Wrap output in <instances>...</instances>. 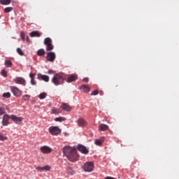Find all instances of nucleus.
Here are the masks:
<instances>
[{
    "instance_id": "nucleus-1",
    "label": "nucleus",
    "mask_w": 179,
    "mask_h": 179,
    "mask_svg": "<svg viewBox=\"0 0 179 179\" xmlns=\"http://www.w3.org/2000/svg\"><path fill=\"white\" fill-rule=\"evenodd\" d=\"M63 153L70 162H78L79 155L76 153V149L71 146H65L63 148Z\"/></svg>"
},
{
    "instance_id": "nucleus-2",
    "label": "nucleus",
    "mask_w": 179,
    "mask_h": 179,
    "mask_svg": "<svg viewBox=\"0 0 179 179\" xmlns=\"http://www.w3.org/2000/svg\"><path fill=\"white\" fill-rule=\"evenodd\" d=\"M51 82L54 84L55 86L64 85V83H65V77H64V74L56 73L52 78Z\"/></svg>"
},
{
    "instance_id": "nucleus-3",
    "label": "nucleus",
    "mask_w": 179,
    "mask_h": 179,
    "mask_svg": "<svg viewBox=\"0 0 179 179\" xmlns=\"http://www.w3.org/2000/svg\"><path fill=\"white\" fill-rule=\"evenodd\" d=\"M83 169L87 173H92L94 169V163L93 162H87L84 164Z\"/></svg>"
},
{
    "instance_id": "nucleus-4",
    "label": "nucleus",
    "mask_w": 179,
    "mask_h": 179,
    "mask_svg": "<svg viewBox=\"0 0 179 179\" xmlns=\"http://www.w3.org/2000/svg\"><path fill=\"white\" fill-rule=\"evenodd\" d=\"M46 51H52L54 50V45H52V40L51 38H45L44 40Z\"/></svg>"
},
{
    "instance_id": "nucleus-5",
    "label": "nucleus",
    "mask_w": 179,
    "mask_h": 179,
    "mask_svg": "<svg viewBox=\"0 0 179 179\" xmlns=\"http://www.w3.org/2000/svg\"><path fill=\"white\" fill-rule=\"evenodd\" d=\"M49 132L51 135L57 136V135L61 134L62 130L57 126H52L49 128Z\"/></svg>"
},
{
    "instance_id": "nucleus-6",
    "label": "nucleus",
    "mask_w": 179,
    "mask_h": 179,
    "mask_svg": "<svg viewBox=\"0 0 179 179\" xmlns=\"http://www.w3.org/2000/svg\"><path fill=\"white\" fill-rule=\"evenodd\" d=\"M10 91L13 92L15 97H20L22 96V91L17 88V87L11 86Z\"/></svg>"
},
{
    "instance_id": "nucleus-7",
    "label": "nucleus",
    "mask_w": 179,
    "mask_h": 179,
    "mask_svg": "<svg viewBox=\"0 0 179 179\" xmlns=\"http://www.w3.org/2000/svg\"><path fill=\"white\" fill-rule=\"evenodd\" d=\"M55 58H57V56L55 55V52H49L47 54L46 59L49 62H54L55 61Z\"/></svg>"
},
{
    "instance_id": "nucleus-8",
    "label": "nucleus",
    "mask_w": 179,
    "mask_h": 179,
    "mask_svg": "<svg viewBox=\"0 0 179 179\" xmlns=\"http://www.w3.org/2000/svg\"><path fill=\"white\" fill-rule=\"evenodd\" d=\"M37 79L38 80H43L44 82H50V76L47 75H43L40 73L37 74Z\"/></svg>"
},
{
    "instance_id": "nucleus-9",
    "label": "nucleus",
    "mask_w": 179,
    "mask_h": 179,
    "mask_svg": "<svg viewBox=\"0 0 179 179\" xmlns=\"http://www.w3.org/2000/svg\"><path fill=\"white\" fill-rule=\"evenodd\" d=\"M41 152L44 155H48L52 152V149L47 145H43L40 148Z\"/></svg>"
},
{
    "instance_id": "nucleus-10",
    "label": "nucleus",
    "mask_w": 179,
    "mask_h": 179,
    "mask_svg": "<svg viewBox=\"0 0 179 179\" xmlns=\"http://www.w3.org/2000/svg\"><path fill=\"white\" fill-rule=\"evenodd\" d=\"M77 124L78 127H80L81 128H85V127L87 126V122L82 117L78 119Z\"/></svg>"
},
{
    "instance_id": "nucleus-11",
    "label": "nucleus",
    "mask_w": 179,
    "mask_h": 179,
    "mask_svg": "<svg viewBox=\"0 0 179 179\" xmlns=\"http://www.w3.org/2000/svg\"><path fill=\"white\" fill-rule=\"evenodd\" d=\"M10 119L12 120V121H13V122H15V124H20V122H22V121H23V117H17L16 115H12L10 116Z\"/></svg>"
},
{
    "instance_id": "nucleus-12",
    "label": "nucleus",
    "mask_w": 179,
    "mask_h": 179,
    "mask_svg": "<svg viewBox=\"0 0 179 179\" xmlns=\"http://www.w3.org/2000/svg\"><path fill=\"white\" fill-rule=\"evenodd\" d=\"M78 150L79 152H81V153H83V155H87V153H89V150H87L85 145H78Z\"/></svg>"
},
{
    "instance_id": "nucleus-13",
    "label": "nucleus",
    "mask_w": 179,
    "mask_h": 179,
    "mask_svg": "<svg viewBox=\"0 0 179 179\" xmlns=\"http://www.w3.org/2000/svg\"><path fill=\"white\" fill-rule=\"evenodd\" d=\"M10 118V116H9V115H8V114L4 115V116L3 117V120H2V124L4 127L9 125V119Z\"/></svg>"
},
{
    "instance_id": "nucleus-14",
    "label": "nucleus",
    "mask_w": 179,
    "mask_h": 179,
    "mask_svg": "<svg viewBox=\"0 0 179 179\" xmlns=\"http://www.w3.org/2000/svg\"><path fill=\"white\" fill-rule=\"evenodd\" d=\"M77 79H78V75H76V74H71L66 79V82H67V83H71L72 82H75V80H77Z\"/></svg>"
},
{
    "instance_id": "nucleus-15",
    "label": "nucleus",
    "mask_w": 179,
    "mask_h": 179,
    "mask_svg": "<svg viewBox=\"0 0 179 179\" xmlns=\"http://www.w3.org/2000/svg\"><path fill=\"white\" fill-rule=\"evenodd\" d=\"M15 83L18 85H23V86H26V80H24L23 78H17L15 80Z\"/></svg>"
},
{
    "instance_id": "nucleus-16",
    "label": "nucleus",
    "mask_w": 179,
    "mask_h": 179,
    "mask_svg": "<svg viewBox=\"0 0 179 179\" xmlns=\"http://www.w3.org/2000/svg\"><path fill=\"white\" fill-rule=\"evenodd\" d=\"M61 108L64 111H71L72 110V107H71L68 103H63L61 105Z\"/></svg>"
},
{
    "instance_id": "nucleus-17",
    "label": "nucleus",
    "mask_w": 179,
    "mask_h": 179,
    "mask_svg": "<svg viewBox=\"0 0 179 179\" xmlns=\"http://www.w3.org/2000/svg\"><path fill=\"white\" fill-rule=\"evenodd\" d=\"M66 173L69 176H75V174H76V171H75L71 167H67L66 169Z\"/></svg>"
},
{
    "instance_id": "nucleus-18",
    "label": "nucleus",
    "mask_w": 179,
    "mask_h": 179,
    "mask_svg": "<svg viewBox=\"0 0 179 179\" xmlns=\"http://www.w3.org/2000/svg\"><path fill=\"white\" fill-rule=\"evenodd\" d=\"M30 37H41V34L38 31H34L29 34Z\"/></svg>"
},
{
    "instance_id": "nucleus-19",
    "label": "nucleus",
    "mask_w": 179,
    "mask_h": 179,
    "mask_svg": "<svg viewBox=\"0 0 179 179\" xmlns=\"http://www.w3.org/2000/svg\"><path fill=\"white\" fill-rule=\"evenodd\" d=\"M99 131H108V125L104 124H100L99 125Z\"/></svg>"
},
{
    "instance_id": "nucleus-20",
    "label": "nucleus",
    "mask_w": 179,
    "mask_h": 179,
    "mask_svg": "<svg viewBox=\"0 0 179 179\" xmlns=\"http://www.w3.org/2000/svg\"><path fill=\"white\" fill-rule=\"evenodd\" d=\"M104 137H101L100 139H96L94 142L95 145H96V146H101L103 142H104Z\"/></svg>"
},
{
    "instance_id": "nucleus-21",
    "label": "nucleus",
    "mask_w": 179,
    "mask_h": 179,
    "mask_svg": "<svg viewBox=\"0 0 179 179\" xmlns=\"http://www.w3.org/2000/svg\"><path fill=\"white\" fill-rule=\"evenodd\" d=\"M81 92H83V93H87V92H90V87H89L87 85H82L80 87Z\"/></svg>"
},
{
    "instance_id": "nucleus-22",
    "label": "nucleus",
    "mask_w": 179,
    "mask_h": 179,
    "mask_svg": "<svg viewBox=\"0 0 179 179\" xmlns=\"http://www.w3.org/2000/svg\"><path fill=\"white\" fill-rule=\"evenodd\" d=\"M6 68H12L13 66V63L10 60H6L4 62Z\"/></svg>"
},
{
    "instance_id": "nucleus-23",
    "label": "nucleus",
    "mask_w": 179,
    "mask_h": 179,
    "mask_svg": "<svg viewBox=\"0 0 179 179\" xmlns=\"http://www.w3.org/2000/svg\"><path fill=\"white\" fill-rule=\"evenodd\" d=\"M45 55V50L44 49H39L37 51V55H38L39 57H43V55Z\"/></svg>"
},
{
    "instance_id": "nucleus-24",
    "label": "nucleus",
    "mask_w": 179,
    "mask_h": 179,
    "mask_svg": "<svg viewBox=\"0 0 179 179\" xmlns=\"http://www.w3.org/2000/svg\"><path fill=\"white\" fill-rule=\"evenodd\" d=\"M55 121H56V122H62V121H66V118L64 117H56L55 119Z\"/></svg>"
},
{
    "instance_id": "nucleus-25",
    "label": "nucleus",
    "mask_w": 179,
    "mask_h": 179,
    "mask_svg": "<svg viewBox=\"0 0 179 179\" xmlns=\"http://www.w3.org/2000/svg\"><path fill=\"white\" fill-rule=\"evenodd\" d=\"M0 3H1V5H9L10 0H0Z\"/></svg>"
},
{
    "instance_id": "nucleus-26",
    "label": "nucleus",
    "mask_w": 179,
    "mask_h": 179,
    "mask_svg": "<svg viewBox=\"0 0 179 179\" xmlns=\"http://www.w3.org/2000/svg\"><path fill=\"white\" fill-rule=\"evenodd\" d=\"M38 97L40 100H43V99H45V97H47V93L42 92L39 94Z\"/></svg>"
},
{
    "instance_id": "nucleus-27",
    "label": "nucleus",
    "mask_w": 179,
    "mask_h": 179,
    "mask_svg": "<svg viewBox=\"0 0 179 179\" xmlns=\"http://www.w3.org/2000/svg\"><path fill=\"white\" fill-rule=\"evenodd\" d=\"M52 114H61V110L53 108L52 109Z\"/></svg>"
},
{
    "instance_id": "nucleus-28",
    "label": "nucleus",
    "mask_w": 179,
    "mask_h": 179,
    "mask_svg": "<svg viewBox=\"0 0 179 179\" xmlns=\"http://www.w3.org/2000/svg\"><path fill=\"white\" fill-rule=\"evenodd\" d=\"M13 10V7H7L4 9V12L6 13H9V12H12Z\"/></svg>"
},
{
    "instance_id": "nucleus-29",
    "label": "nucleus",
    "mask_w": 179,
    "mask_h": 179,
    "mask_svg": "<svg viewBox=\"0 0 179 179\" xmlns=\"http://www.w3.org/2000/svg\"><path fill=\"white\" fill-rule=\"evenodd\" d=\"M17 54H19V55H21V56L24 55V53L22 50V49H20V48H17Z\"/></svg>"
},
{
    "instance_id": "nucleus-30",
    "label": "nucleus",
    "mask_w": 179,
    "mask_h": 179,
    "mask_svg": "<svg viewBox=\"0 0 179 179\" xmlns=\"http://www.w3.org/2000/svg\"><path fill=\"white\" fill-rule=\"evenodd\" d=\"M3 97H4V99H9L10 98V92H6L3 94Z\"/></svg>"
},
{
    "instance_id": "nucleus-31",
    "label": "nucleus",
    "mask_w": 179,
    "mask_h": 179,
    "mask_svg": "<svg viewBox=\"0 0 179 179\" xmlns=\"http://www.w3.org/2000/svg\"><path fill=\"white\" fill-rule=\"evenodd\" d=\"M8 139V137H6L3 134L0 133V141H6Z\"/></svg>"
},
{
    "instance_id": "nucleus-32",
    "label": "nucleus",
    "mask_w": 179,
    "mask_h": 179,
    "mask_svg": "<svg viewBox=\"0 0 179 179\" xmlns=\"http://www.w3.org/2000/svg\"><path fill=\"white\" fill-rule=\"evenodd\" d=\"M51 170V166H43V171H50Z\"/></svg>"
},
{
    "instance_id": "nucleus-33",
    "label": "nucleus",
    "mask_w": 179,
    "mask_h": 179,
    "mask_svg": "<svg viewBox=\"0 0 179 179\" xmlns=\"http://www.w3.org/2000/svg\"><path fill=\"white\" fill-rule=\"evenodd\" d=\"M22 99H23V100H24L26 101L30 99V95L25 94L22 96Z\"/></svg>"
},
{
    "instance_id": "nucleus-34",
    "label": "nucleus",
    "mask_w": 179,
    "mask_h": 179,
    "mask_svg": "<svg viewBox=\"0 0 179 179\" xmlns=\"http://www.w3.org/2000/svg\"><path fill=\"white\" fill-rule=\"evenodd\" d=\"M1 75H2V76H3L4 78H6V76H8V73L6 72V71L2 70V71H1Z\"/></svg>"
},
{
    "instance_id": "nucleus-35",
    "label": "nucleus",
    "mask_w": 179,
    "mask_h": 179,
    "mask_svg": "<svg viewBox=\"0 0 179 179\" xmlns=\"http://www.w3.org/2000/svg\"><path fill=\"white\" fill-rule=\"evenodd\" d=\"M36 169L38 171H40V173L44 171L43 167H41V166H36Z\"/></svg>"
},
{
    "instance_id": "nucleus-36",
    "label": "nucleus",
    "mask_w": 179,
    "mask_h": 179,
    "mask_svg": "<svg viewBox=\"0 0 179 179\" xmlns=\"http://www.w3.org/2000/svg\"><path fill=\"white\" fill-rule=\"evenodd\" d=\"M20 36H21V38H22L23 41H24V39L26 38V34L23 31H22L20 33Z\"/></svg>"
},
{
    "instance_id": "nucleus-37",
    "label": "nucleus",
    "mask_w": 179,
    "mask_h": 179,
    "mask_svg": "<svg viewBox=\"0 0 179 179\" xmlns=\"http://www.w3.org/2000/svg\"><path fill=\"white\" fill-rule=\"evenodd\" d=\"M5 114V109L0 106V115H3Z\"/></svg>"
},
{
    "instance_id": "nucleus-38",
    "label": "nucleus",
    "mask_w": 179,
    "mask_h": 179,
    "mask_svg": "<svg viewBox=\"0 0 179 179\" xmlns=\"http://www.w3.org/2000/svg\"><path fill=\"white\" fill-rule=\"evenodd\" d=\"M99 94V90H94L92 92L91 96H97Z\"/></svg>"
},
{
    "instance_id": "nucleus-39",
    "label": "nucleus",
    "mask_w": 179,
    "mask_h": 179,
    "mask_svg": "<svg viewBox=\"0 0 179 179\" xmlns=\"http://www.w3.org/2000/svg\"><path fill=\"white\" fill-rule=\"evenodd\" d=\"M34 76H36V73H31L29 74V77L31 78V80L34 79Z\"/></svg>"
},
{
    "instance_id": "nucleus-40",
    "label": "nucleus",
    "mask_w": 179,
    "mask_h": 179,
    "mask_svg": "<svg viewBox=\"0 0 179 179\" xmlns=\"http://www.w3.org/2000/svg\"><path fill=\"white\" fill-rule=\"evenodd\" d=\"M31 84L33 85H35L36 84V80H34V78L31 80Z\"/></svg>"
},
{
    "instance_id": "nucleus-41",
    "label": "nucleus",
    "mask_w": 179,
    "mask_h": 179,
    "mask_svg": "<svg viewBox=\"0 0 179 179\" xmlns=\"http://www.w3.org/2000/svg\"><path fill=\"white\" fill-rule=\"evenodd\" d=\"M83 81L85 82V83H87V82H89V78H83Z\"/></svg>"
},
{
    "instance_id": "nucleus-42",
    "label": "nucleus",
    "mask_w": 179,
    "mask_h": 179,
    "mask_svg": "<svg viewBox=\"0 0 179 179\" xmlns=\"http://www.w3.org/2000/svg\"><path fill=\"white\" fill-rule=\"evenodd\" d=\"M48 73H49V74L55 73V71H52V70H49V71H48Z\"/></svg>"
},
{
    "instance_id": "nucleus-43",
    "label": "nucleus",
    "mask_w": 179,
    "mask_h": 179,
    "mask_svg": "<svg viewBox=\"0 0 179 179\" xmlns=\"http://www.w3.org/2000/svg\"><path fill=\"white\" fill-rule=\"evenodd\" d=\"M105 179H115V178L110 177V176H107L106 178H105Z\"/></svg>"
},
{
    "instance_id": "nucleus-44",
    "label": "nucleus",
    "mask_w": 179,
    "mask_h": 179,
    "mask_svg": "<svg viewBox=\"0 0 179 179\" xmlns=\"http://www.w3.org/2000/svg\"><path fill=\"white\" fill-rule=\"evenodd\" d=\"M26 40H27V41H29V36L26 37Z\"/></svg>"
}]
</instances>
